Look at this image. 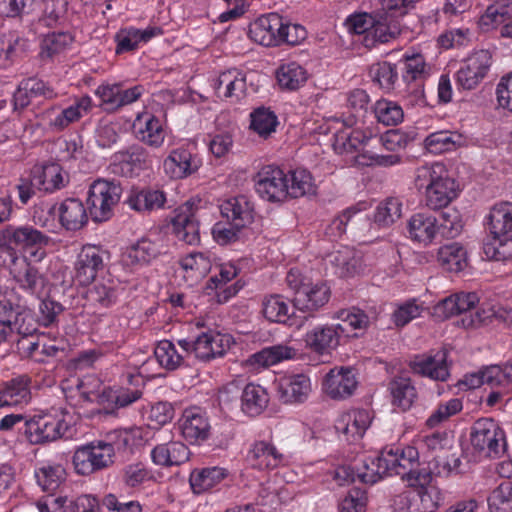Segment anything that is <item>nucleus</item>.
<instances>
[{
    "mask_svg": "<svg viewBox=\"0 0 512 512\" xmlns=\"http://www.w3.org/2000/svg\"><path fill=\"white\" fill-rule=\"evenodd\" d=\"M28 42L19 36L0 38V65H7L20 58L27 50Z\"/></svg>",
    "mask_w": 512,
    "mask_h": 512,
    "instance_id": "43",
    "label": "nucleus"
},
{
    "mask_svg": "<svg viewBox=\"0 0 512 512\" xmlns=\"http://www.w3.org/2000/svg\"><path fill=\"white\" fill-rule=\"evenodd\" d=\"M436 224L438 233L446 238L456 237L463 228L462 218L459 211L453 207L443 208L439 214Z\"/></svg>",
    "mask_w": 512,
    "mask_h": 512,
    "instance_id": "42",
    "label": "nucleus"
},
{
    "mask_svg": "<svg viewBox=\"0 0 512 512\" xmlns=\"http://www.w3.org/2000/svg\"><path fill=\"white\" fill-rule=\"evenodd\" d=\"M35 0H0V16L21 17L33 8Z\"/></svg>",
    "mask_w": 512,
    "mask_h": 512,
    "instance_id": "62",
    "label": "nucleus"
},
{
    "mask_svg": "<svg viewBox=\"0 0 512 512\" xmlns=\"http://www.w3.org/2000/svg\"><path fill=\"white\" fill-rule=\"evenodd\" d=\"M227 475V470L218 466L194 469L190 474L189 483L195 494H201L212 489Z\"/></svg>",
    "mask_w": 512,
    "mask_h": 512,
    "instance_id": "27",
    "label": "nucleus"
},
{
    "mask_svg": "<svg viewBox=\"0 0 512 512\" xmlns=\"http://www.w3.org/2000/svg\"><path fill=\"white\" fill-rule=\"evenodd\" d=\"M39 325V319H35L31 310L24 307L11 328L12 333L16 332L21 337L36 334Z\"/></svg>",
    "mask_w": 512,
    "mask_h": 512,
    "instance_id": "59",
    "label": "nucleus"
},
{
    "mask_svg": "<svg viewBox=\"0 0 512 512\" xmlns=\"http://www.w3.org/2000/svg\"><path fill=\"white\" fill-rule=\"evenodd\" d=\"M295 310L297 309L294 305L289 308L288 303L280 295H272L263 302V314L271 322L293 325Z\"/></svg>",
    "mask_w": 512,
    "mask_h": 512,
    "instance_id": "30",
    "label": "nucleus"
},
{
    "mask_svg": "<svg viewBox=\"0 0 512 512\" xmlns=\"http://www.w3.org/2000/svg\"><path fill=\"white\" fill-rule=\"evenodd\" d=\"M276 125L277 117L266 108H258L251 114L250 127L260 136L267 137L270 135L275 130Z\"/></svg>",
    "mask_w": 512,
    "mask_h": 512,
    "instance_id": "50",
    "label": "nucleus"
},
{
    "mask_svg": "<svg viewBox=\"0 0 512 512\" xmlns=\"http://www.w3.org/2000/svg\"><path fill=\"white\" fill-rule=\"evenodd\" d=\"M242 202L247 206L243 197L229 199L220 206L222 216L231 221L218 222L212 228L213 237L220 245L235 242L240 230L253 222L252 211L243 207Z\"/></svg>",
    "mask_w": 512,
    "mask_h": 512,
    "instance_id": "1",
    "label": "nucleus"
},
{
    "mask_svg": "<svg viewBox=\"0 0 512 512\" xmlns=\"http://www.w3.org/2000/svg\"><path fill=\"white\" fill-rule=\"evenodd\" d=\"M255 189L269 202H283L288 198V175L278 167H263L255 177Z\"/></svg>",
    "mask_w": 512,
    "mask_h": 512,
    "instance_id": "6",
    "label": "nucleus"
},
{
    "mask_svg": "<svg viewBox=\"0 0 512 512\" xmlns=\"http://www.w3.org/2000/svg\"><path fill=\"white\" fill-rule=\"evenodd\" d=\"M436 217L426 214L417 213L413 215L408 222V232L412 240L428 244L438 233Z\"/></svg>",
    "mask_w": 512,
    "mask_h": 512,
    "instance_id": "28",
    "label": "nucleus"
},
{
    "mask_svg": "<svg viewBox=\"0 0 512 512\" xmlns=\"http://www.w3.org/2000/svg\"><path fill=\"white\" fill-rule=\"evenodd\" d=\"M166 202L163 191L152 189H132L125 203L138 212H149L162 208Z\"/></svg>",
    "mask_w": 512,
    "mask_h": 512,
    "instance_id": "25",
    "label": "nucleus"
},
{
    "mask_svg": "<svg viewBox=\"0 0 512 512\" xmlns=\"http://www.w3.org/2000/svg\"><path fill=\"white\" fill-rule=\"evenodd\" d=\"M367 221L368 217L359 209L350 207L332 220V222L326 227L325 234L331 239H336L341 237L347 231H358L361 226L367 223Z\"/></svg>",
    "mask_w": 512,
    "mask_h": 512,
    "instance_id": "22",
    "label": "nucleus"
},
{
    "mask_svg": "<svg viewBox=\"0 0 512 512\" xmlns=\"http://www.w3.org/2000/svg\"><path fill=\"white\" fill-rule=\"evenodd\" d=\"M279 86L282 89L297 90L307 81V72L296 62L282 64L276 71Z\"/></svg>",
    "mask_w": 512,
    "mask_h": 512,
    "instance_id": "35",
    "label": "nucleus"
},
{
    "mask_svg": "<svg viewBox=\"0 0 512 512\" xmlns=\"http://www.w3.org/2000/svg\"><path fill=\"white\" fill-rule=\"evenodd\" d=\"M150 478L151 474L143 463L129 464L123 469L122 479L129 487H136Z\"/></svg>",
    "mask_w": 512,
    "mask_h": 512,
    "instance_id": "64",
    "label": "nucleus"
},
{
    "mask_svg": "<svg viewBox=\"0 0 512 512\" xmlns=\"http://www.w3.org/2000/svg\"><path fill=\"white\" fill-rule=\"evenodd\" d=\"M268 394L266 390L254 384H247L241 395L242 411L250 416H257L267 407Z\"/></svg>",
    "mask_w": 512,
    "mask_h": 512,
    "instance_id": "34",
    "label": "nucleus"
},
{
    "mask_svg": "<svg viewBox=\"0 0 512 512\" xmlns=\"http://www.w3.org/2000/svg\"><path fill=\"white\" fill-rule=\"evenodd\" d=\"M327 260L340 270L341 276H349L356 272L358 260L354 258L353 252L348 248L331 252L328 254Z\"/></svg>",
    "mask_w": 512,
    "mask_h": 512,
    "instance_id": "51",
    "label": "nucleus"
},
{
    "mask_svg": "<svg viewBox=\"0 0 512 512\" xmlns=\"http://www.w3.org/2000/svg\"><path fill=\"white\" fill-rule=\"evenodd\" d=\"M14 279L20 288L31 295L39 294L44 288V278L39 270L23 259L22 266L14 273Z\"/></svg>",
    "mask_w": 512,
    "mask_h": 512,
    "instance_id": "37",
    "label": "nucleus"
},
{
    "mask_svg": "<svg viewBox=\"0 0 512 512\" xmlns=\"http://www.w3.org/2000/svg\"><path fill=\"white\" fill-rule=\"evenodd\" d=\"M458 196V185L447 171L428 188L425 193L426 206L432 210L446 208Z\"/></svg>",
    "mask_w": 512,
    "mask_h": 512,
    "instance_id": "14",
    "label": "nucleus"
},
{
    "mask_svg": "<svg viewBox=\"0 0 512 512\" xmlns=\"http://www.w3.org/2000/svg\"><path fill=\"white\" fill-rule=\"evenodd\" d=\"M296 355V350L285 345H275L262 349L253 354L251 360L263 367L274 365L285 359H292Z\"/></svg>",
    "mask_w": 512,
    "mask_h": 512,
    "instance_id": "40",
    "label": "nucleus"
},
{
    "mask_svg": "<svg viewBox=\"0 0 512 512\" xmlns=\"http://www.w3.org/2000/svg\"><path fill=\"white\" fill-rule=\"evenodd\" d=\"M65 469L61 465L45 466L35 473L38 484L43 491L53 492L65 480Z\"/></svg>",
    "mask_w": 512,
    "mask_h": 512,
    "instance_id": "48",
    "label": "nucleus"
},
{
    "mask_svg": "<svg viewBox=\"0 0 512 512\" xmlns=\"http://www.w3.org/2000/svg\"><path fill=\"white\" fill-rule=\"evenodd\" d=\"M44 427L42 416L27 417L21 441H27L33 445L43 444Z\"/></svg>",
    "mask_w": 512,
    "mask_h": 512,
    "instance_id": "61",
    "label": "nucleus"
},
{
    "mask_svg": "<svg viewBox=\"0 0 512 512\" xmlns=\"http://www.w3.org/2000/svg\"><path fill=\"white\" fill-rule=\"evenodd\" d=\"M232 338L214 331L204 332L194 340L193 353L201 361L221 357L230 348Z\"/></svg>",
    "mask_w": 512,
    "mask_h": 512,
    "instance_id": "11",
    "label": "nucleus"
},
{
    "mask_svg": "<svg viewBox=\"0 0 512 512\" xmlns=\"http://www.w3.org/2000/svg\"><path fill=\"white\" fill-rule=\"evenodd\" d=\"M401 216V204L397 199L381 202L375 212L374 221L380 226H388Z\"/></svg>",
    "mask_w": 512,
    "mask_h": 512,
    "instance_id": "53",
    "label": "nucleus"
},
{
    "mask_svg": "<svg viewBox=\"0 0 512 512\" xmlns=\"http://www.w3.org/2000/svg\"><path fill=\"white\" fill-rule=\"evenodd\" d=\"M311 390L308 377L293 375L280 385L281 398L285 403L303 402Z\"/></svg>",
    "mask_w": 512,
    "mask_h": 512,
    "instance_id": "32",
    "label": "nucleus"
},
{
    "mask_svg": "<svg viewBox=\"0 0 512 512\" xmlns=\"http://www.w3.org/2000/svg\"><path fill=\"white\" fill-rule=\"evenodd\" d=\"M470 442L476 451L488 457H497L506 448L504 432L491 418H481L474 422Z\"/></svg>",
    "mask_w": 512,
    "mask_h": 512,
    "instance_id": "3",
    "label": "nucleus"
},
{
    "mask_svg": "<svg viewBox=\"0 0 512 512\" xmlns=\"http://www.w3.org/2000/svg\"><path fill=\"white\" fill-rule=\"evenodd\" d=\"M105 251L94 245H85L75 262V280L83 286L91 284L105 267Z\"/></svg>",
    "mask_w": 512,
    "mask_h": 512,
    "instance_id": "8",
    "label": "nucleus"
},
{
    "mask_svg": "<svg viewBox=\"0 0 512 512\" xmlns=\"http://www.w3.org/2000/svg\"><path fill=\"white\" fill-rule=\"evenodd\" d=\"M369 74L373 82L386 91L393 90L398 79L396 65L386 61L373 64L370 67Z\"/></svg>",
    "mask_w": 512,
    "mask_h": 512,
    "instance_id": "44",
    "label": "nucleus"
},
{
    "mask_svg": "<svg viewBox=\"0 0 512 512\" xmlns=\"http://www.w3.org/2000/svg\"><path fill=\"white\" fill-rule=\"evenodd\" d=\"M63 311L64 307L61 303L51 298L43 299L39 305V322L46 327L54 325Z\"/></svg>",
    "mask_w": 512,
    "mask_h": 512,
    "instance_id": "60",
    "label": "nucleus"
},
{
    "mask_svg": "<svg viewBox=\"0 0 512 512\" xmlns=\"http://www.w3.org/2000/svg\"><path fill=\"white\" fill-rule=\"evenodd\" d=\"M483 253L488 259L507 261L512 259V234L494 235L483 242Z\"/></svg>",
    "mask_w": 512,
    "mask_h": 512,
    "instance_id": "36",
    "label": "nucleus"
},
{
    "mask_svg": "<svg viewBox=\"0 0 512 512\" xmlns=\"http://www.w3.org/2000/svg\"><path fill=\"white\" fill-rule=\"evenodd\" d=\"M491 512H512V480L503 481L488 497Z\"/></svg>",
    "mask_w": 512,
    "mask_h": 512,
    "instance_id": "45",
    "label": "nucleus"
},
{
    "mask_svg": "<svg viewBox=\"0 0 512 512\" xmlns=\"http://www.w3.org/2000/svg\"><path fill=\"white\" fill-rule=\"evenodd\" d=\"M158 254L156 245L148 239H141L128 250L127 256L132 263H148Z\"/></svg>",
    "mask_w": 512,
    "mask_h": 512,
    "instance_id": "56",
    "label": "nucleus"
},
{
    "mask_svg": "<svg viewBox=\"0 0 512 512\" xmlns=\"http://www.w3.org/2000/svg\"><path fill=\"white\" fill-rule=\"evenodd\" d=\"M181 431L191 443L205 441L210 434V424L200 408L186 409L183 413Z\"/></svg>",
    "mask_w": 512,
    "mask_h": 512,
    "instance_id": "19",
    "label": "nucleus"
},
{
    "mask_svg": "<svg viewBox=\"0 0 512 512\" xmlns=\"http://www.w3.org/2000/svg\"><path fill=\"white\" fill-rule=\"evenodd\" d=\"M447 351L441 350L435 356L417 355L410 362V368L416 374L428 376L433 380L446 381L449 370L446 364Z\"/></svg>",
    "mask_w": 512,
    "mask_h": 512,
    "instance_id": "18",
    "label": "nucleus"
},
{
    "mask_svg": "<svg viewBox=\"0 0 512 512\" xmlns=\"http://www.w3.org/2000/svg\"><path fill=\"white\" fill-rule=\"evenodd\" d=\"M30 379L19 376L4 383L0 389V405L16 406L27 404L31 400Z\"/></svg>",
    "mask_w": 512,
    "mask_h": 512,
    "instance_id": "23",
    "label": "nucleus"
},
{
    "mask_svg": "<svg viewBox=\"0 0 512 512\" xmlns=\"http://www.w3.org/2000/svg\"><path fill=\"white\" fill-rule=\"evenodd\" d=\"M488 226L491 236L510 234L512 232V203L495 204L488 216Z\"/></svg>",
    "mask_w": 512,
    "mask_h": 512,
    "instance_id": "31",
    "label": "nucleus"
},
{
    "mask_svg": "<svg viewBox=\"0 0 512 512\" xmlns=\"http://www.w3.org/2000/svg\"><path fill=\"white\" fill-rule=\"evenodd\" d=\"M392 404L402 411H407L417 398V392L410 378L395 377L389 383Z\"/></svg>",
    "mask_w": 512,
    "mask_h": 512,
    "instance_id": "29",
    "label": "nucleus"
},
{
    "mask_svg": "<svg viewBox=\"0 0 512 512\" xmlns=\"http://www.w3.org/2000/svg\"><path fill=\"white\" fill-rule=\"evenodd\" d=\"M336 317L352 329L358 330H366L373 321H376V318L372 320L363 310L357 307L342 309L337 312Z\"/></svg>",
    "mask_w": 512,
    "mask_h": 512,
    "instance_id": "52",
    "label": "nucleus"
},
{
    "mask_svg": "<svg viewBox=\"0 0 512 512\" xmlns=\"http://www.w3.org/2000/svg\"><path fill=\"white\" fill-rule=\"evenodd\" d=\"M122 194L120 183L112 180L98 179L92 183L89 189L87 203L94 221L107 220L112 213V208L119 202Z\"/></svg>",
    "mask_w": 512,
    "mask_h": 512,
    "instance_id": "2",
    "label": "nucleus"
},
{
    "mask_svg": "<svg viewBox=\"0 0 512 512\" xmlns=\"http://www.w3.org/2000/svg\"><path fill=\"white\" fill-rule=\"evenodd\" d=\"M114 444L99 442L78 448L73 455V465L79 475H90L113 463Z\"/></svg>",
    "mask_w": 512,
    "mask_h": 512,
    "instance_id": "4",
    "label": "nucleus"
},
{
    "mask_svg": "<svg viewBox=\"0 0 512 512\" xmlns=\"http://www.w3.org/2000/svg\"><path fill=\"white\" fill-rule=\"evenodd\" d=\"M374 112L377 120L387 126L398 125L404 117L402 107L398 103L388 100L377 101Z\"/></svg>",
    "mask_w": 512,
    "mask_h": 512,
    "instance_id": "47",
    "label": "nucleus"
},
{
    "mask_svg": "<svg viewBox=\"0 0 512 512\" xmlns=\"http://www.w3.org/2000/svg\"><path fill=\"white\" fill-rule=\"evenodd\" d=\"M369 425V413L361 409L342 414L335 423V429L344 434L347 441L354 442L362 438Z\"/></svg>",
    "mask_w": 512,
    "mask_h": 512,
    "instance_id": "20",
    "label": "nucleus"
},
{
    "mask_svg": "<svg viewBox=\"0 0 512 512\" xmlns=\"http://www.w3.org/2000/svg\"><path fill=\"white\" fill-rule=\"evenodd\" d=\"M43 14L39 23L45 27H55L61 23L68 10V0H42Z\"/></svg>",
    "mask_w": 512,
    "mask_h": 512,
    "instance_id": "46",
    "label": "nucleus"
},
{
    "mask_svg": "<svg viewBox=\"0 0 512 512\" xmlns=\"http://www.w3.org/2000/svg\"><path fill=\"white\" fill-rule=\"evenodd\" d=\"M192 155L184 149H177L164 161V169L172 178H183L192 173L195 169L192 167Z\"/></svg>",
    "mask_w": 512,
    "mask_h": 512,
    "instance_id": "38",
    "label": "nucleus"
},
{
    "mask_svg": "<svg viewBox=\"0 0 512 512\" xmlns=\"http://www.w3.org/2000/svg\"><path fill=\"white\" fill-rule=\"evenodd\" d=\"M479 23L483 28L499 29L501 36L512 38V0H500L488 6Z\"/></svg>",
    "mask_w": 512,
    "mask_h": 512,
    "instance_id": "13",
    "label": "nucleus"
},
{
    "mask_svg": "<svg viewBox=\"0 0 512 512\" xmlns=\"http://www.w3.org/2000/svg\"><path fill=\"white\" fill-rule=\"evenodd\" d=\"M492 64V55L488 50L472 53L457 71V84L465 90H472L486 77Z\"/></svg>",
    "mask_w": 512,
    "mask_h": 512,
    "instance_id": "7",
    "label": "nucleus"
},
{
    "mask_svg": "<svg viewBox=\"0 0 512 512\" xmlns=\"http://www.w3.org/2000/svg\"><path fill=\"white\" fill-rule=\"evenodd\" d=\"M438 261L449 271H462L466 265V251L458 243L441 247L437 254Z\"/></svg>",
    "mask_w": 512,
    "mask_h": 512,
    "instance_id": "39",
    "label": "nucleus"
},
{
    "mask_svg": "<svg viewBox=\"0 0 512 512\" xmlns=\"http://www.w3.org/2000/svg\"><path fill=\"white\" fill-rule=\"evenodd\" d=\"M62 168L57 163H48L32 170L31 185L39 190L53 192L64 187Z\"/></svg>",
    "mask_w": 512,
    "mask_h": 512,
    "instance_id": "24",
    "label": "nucleus"
},
{
    "mask_svg": "<svg viewBox=\"0 0 512 512\" xmlns=\"http://www.w3.org/2000/svg\"><path fill=\"white\" fill-rule=\"evenodd\" d=\"M59 220L66 230L81 229L88 220L83 203L76 198L64 200L59 207Z\"/></svg>",
    "mask_w": 512,
    "mask_h": 512,
    "instance_id": "26",
    "label": "nucleus"
},
{
    "mask_svg": "<svg viewBox=\"0 0 512 512\" xmlns=\"http://www.w3.org/2000/svg\"><path fill=\"white\" fill-rule=\"evenodd\" d=\"M194 201L188 200L178 209L172 219V230L177 238L189 245L200 242L199 221L196 218L197 208Z\"/></svg>",
    "mask_w": 512,
    "mask_h": 512,
    "instance_id": "9",
    "label": "nucleus"
},
{
    "mask_svg": "<svg viewBox=\"0 0 512 512\" xmlns=\"http://www.w3.org/2000/svg\"><path fill=\"white\" fill-rule=\"evenodd\" d=\"M288 197L299 198L315 194V185L311 174L306 170H295L289 173Z\"/></svg>",
    "mask_w": 512,
    "mask_h": 512,
    "instance_id": "41",
    "label": "nucleus"
},
{
    "mask_svg": "<svg viewBox=\"0 0 512 512\" xmlns=\"http://www.w3.org/2000/svg\"><path fill=\"white\" fill-rule=\"evenodd\" d=\"M461 135L447 131L432 133L426 138L429 149L433 152L450 150L461 142Z\"/></svg>",
    "mask_w": 512,
    "mask_h": 512,
    "instance_id": "54",
    "label": "nucleus"
},
{
    "mask_svg": "<svg viewBox=\"0 0 512 512\" xmlns=\"http://www.w3.org/2000/svg\"><path fill=\"white\" fill-rule=\"evenodd\" d=\"M398 450L394 452H382L381 455L371 461V473L359 471L358 477L363 484H374L384 476L399 475L405 479L407 473L398 467Z\"/></svg>",
    "mask_w": 512,
    "mask_h": 512,
    "instance_id": "16",
    "label": "nucleus"
},
{
    "mask_svg": "<svg viewBox=\"0 0 512 512\" xmlns=\"http://www.w3.org/2000/svg\"><path fill=\"white\" fill-rule=\"evenodd\" d=\"M323 386L331 398L345 399L353 394L357 381L351 368H334L325 376Z\"/></svg>",
    "mask_w": 512,
    "mask_h": 512,
    "instance_id": "15",
    "label": "nucleus"
},
{
    "mask_svg": "<svg viewBox=\"0 0 512 512\" xmlns=\"http://www.w3.org/2000/svg\"><path fill=\"white\" fill-rule=\"evenodd\" d=\"M51 241L50 237L32 226H7L0 231V250L6 252L13 263H16L17 256L11 245L22 248L36 247L38 250L47 246Z\"/></svg>",
    "mask_w": 512,
    "mask_h": 512,
    "instance_id": "5",
    "label": "nucleus"
},
{
    "mask_svg": "<svg viewBox=\"0 0 512 512\" xmlns=\"http://www.w3.org/2000/svg\"><path fill=\"white\" fill-rule=\"evenodd\" d=\"M251 465L258 469L275 468L282 460L277 449L267 442H257L248 455Z\"/></svg>",
    "mask_w": 512,
    "mask_h": 512,
    "instance_id": "33",
    "label": "nucleus"
},
{
    "mask_svg": "<svg viewBox=\"0 0 512 512\" xmlns=\"http://www.w3.org/2000/svg\"><path fill=\"white\" fill-rule=\"evenodd\" d=\"M461 409L462 402L457 398L451 399L445 404H440L427 419L426 425L430 428H434L440 423L446 421L452 415L460 412Z\"/></svg>",
    "mask_w": 512,
    "mask_h": 512,
    "instance_id": "58",
    "label": "nucleus"
},
{
    "mask_svg": "<svg viewBox=\"0 0 512 512\" xmlns=\"http://www.w3.org/2000/svg\"><path fill=\"white\" fill-rule=\"evenodd\" d=\"M367 492L360 487L352 488L339 505V512H365Z\"/></svg>",
    "mask_w": 512,
    "mask_h": 512,
    "instance_id": "57",
    "label": "nucleus"
},
{
    "mask_svg": "<svg viewBox=\"0 0 512 512\" xmlns=\"http://www.w3.org/2000/svg\"><path fill=\"white\" fill-rule=\"evenodd\" d=\"M282 25V17L277 13H271L257 19L250 27L249 33L259 44L270 46L279 40Z\"/></svg>",
    "mask_w": 512,
    "mask_h": 512,
    "instance_id": "21",
    "label": "nucleus"
},
{
    "mask_svg": "<svg viewBox=\"0 0 512 512\" xmlns=\"http://www.w3.org/2000/svg\"><path fill=\"white\" fill-rule=\"evenodd\" d=\"M330 298V288L325 283L302 284L295 291L294 308L301 312H314Z\"/></svg>",
    "mask_w": 512,
    "mask_h": 512,
    "instance_id": "12",
    "label": "nucleus"
},
{
    "mask_svg": "<svg viewBox=\"0 0 512 512\" xmlns=\"http://www.w3.org/2000/svg\"><path fill=\"white\" fill-rule=\"evenodd\" d=\"M86 297L93 303H99L100 305L107 307L115 301L116 291L114 287L99 282L87 290Z\"/></svg>",
    "mask_w": 512,
    "mask_h": 512,
    "instance_id": "63",
    "label": "nucleus"
},
{
    "mask_svg": "<svg viewBox=\"0 0 512 512\" xmlns=\"http://www.w3.org/2000/svg\"><path fill=\"white\" fill-rule=\"evenodd\" d=\"M441 174H445V167L441 163H434L431 166H422L416 170L414 179L415 186L418 190L425 189V193L428 188L440 177Z\"/></svg>",
    "mask_w": 512,
    "mask_h": 512,
    "instance_id": "55",
    "label": "nucleus"
},
{
    "mask_svg": "<svg viewBox=\"0 0 512 512\" xmlns=\"http://www.w3.org/2000/svg\"><path fill=\"white\" fill-rule=\"evenodd\" d=\"M154 354L159 364L168 370L178 368L183 360V357L176 351L174 344L169 340L160 341Z\"/></svg>",
    "mask_w": 512,
    "mask_h": 512,
    "instance_id": "49",
    "label": "nucleus"
},
{
    "mask_svg": "<svg viewBox=\"0 0 512 512\" xmlns=\"http://www.w3.org/2000/svg\"><path fill=\"white\" fill-rule=\"evenodd\" d=\"M401 34L399 20L388 17L385 13L375 11L372 29L364 36L365 47L372 48L376 43H388Z\"/></svg>",
    "mask_w": 512,
    "mask_h": 512,
    "instance_id": "17",
    "label": "nucleus"
},
{
    "mask_svg": "<svg viewBox=\"0 0 512 512\" xmlns=\"http://www.w3.org/2000/svg\"><path fill=\"white\" fill-rule=\"evenodd\" d=\"M346 323H338L335 326H317L307 332L304 337L306 347L315 353L323 354L339 345L340 335L347 331Z\"/></svg>",
    "mask_w": 512,
    "mask_h": 512,
    "instance_id": "10",
    "label": "nucleus"
}]
</instances>
